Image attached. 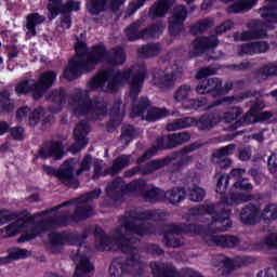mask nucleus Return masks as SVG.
<instances>
[{"instance_id":"1","label":"nucleus","mask_w":277,"mask_h":277,"mask_svg":"<svg viewBox=\"0 0 277 277\" xmlns=\"http://www.w3.org/2000/svg\"><path fill=\"white\" fill-rule=\"evenodd\" d=\"M168 213L163 210H147L138 214H127L119 220L120 226L111 232V237L105 235L101 228L95 229L96 250H121L128 254V259H116L109 267L110 277H122L128 274L133 277H141L144 274V263L140 250L133 243L140 241L144 235L156 233L150 220H164Z\"/></svg>"},{"instance_id":"2","label":"nucleus","mask_w":277,"mask_h":277,"mask_svg":"<svg viewBox=\"0 0 277 277\" xmlns=\"http://www.w3.org/2000/svg\"><path fill=\"white\" fill-rule=\"evenodd\" d=\"M146 79V66L134 65L121 71L103 70L100 71L87 83V90L75 89L69 100V107L75 116H89L92 120H102L107 114V105L103 98L90 100L89 92L101 90L103 92H116L126 83L130 84V97L135 101V96L142 92Z\"/></svg>"},{"instance_id":"3","label":"nucleus","mask_w":277,"mask_h":277,"mask_svg":"<svg viewBox=\"0 0 277 277\" xmlns=\"http://www.w3.org/2000/svg\"><path fill=\"white\" fill-rule=\"evenodd\" d=\"M101 196V189L82 195L80 198L64 202L63 205L31 216L19 214L17 221L0 230L3 239L14 237L23 233L24 241L38 237L43 230L67 226L71 222H81L92 215V207L88 206L89 200H95Z\"/></svg>"},{"instance_id":"4","label":"nucleus","mask_w":277,"mask_h":277,"mask_svg":"<svg viewBox=\"0 0 277 277\" xmlns=\"http://www.w3.org/2000/svg\"><path fill=\"white\" fill-rule=\"evenodd\" d=\"M250 189L252 184L248 182L245 169H234L229 176L221 175L216 183V194L221 196V202L215 206H201L196 210L197 215H210L214 217L219 230H227L233 227L229 207L253 200L254 196L242 193Z\"/></svg>"},{"instance_id":"5","label":"nucleus","mask_w":277,"mask_h":277,"mask_svg":"<svg viewBox=\"0 0 277 277\" xmlns=\"http://www.w3.org/2000/svg\"><path fill=\"white\" fill-rule=\"evenodd\" d=\"M76 56L69 61L64 71V77L68 81L77 79L82 72H92L98 64H110V66H122L127 62V54L121 48H115L107 52V48L97 44L90 50L88 44L81 40H77L75 45Z\"/></svg>"},{"instance_id":"6","label":"nucleus","mask_w":277,"mask_h":277,"mask_svg":"<svg viewBox=\"0 0 277 277\" xmlns=\"http://www.w3.org/2000/svg\"><path fill=\"white\" fill-rule=\"evenodd\" d=\"M164 237L163 243L168 248H179L183 246V241L179 240V236L183 234L201 235L208 246H220V248H236L240 243L239 238L235 236H222L215 235V233H224L227 229H220L215 225V217H212V222L208 229H202L200 226L188 225L183 227L181 225H166L163 227Z\"/></svg>"},{"instance_id":"7","label":"nucleus","mask_w":277,"mask_h":277,"mask_svg":"<svg viewBox=\"0 0 277 277\" xmlns=\"http://www.w3.org/2000/svg\"><path fill=\"white\" fill-rule=\"evenodd\" d=\"M82 239H85L84 236L79 234H66V233H51L49 235V248H51L52 252H56V248L58 246H66V243H70V246H79L76 248V252L71 253V259L76 264V271L74 273V277H88V274L94 271V265L90 263V249L85 248L81 242Z\"/></svg>"},{"instance_id":"8","label":"nucleus","mask_w":277,"mask_h":277,"mask_svg":"<svg viewBox=\"0 0 277 277\" xmlns=\"http://www.w3.org/2000/svg\"><path fill=\"white\" fill-rule=\"evenodd\" d=\"M106 192L108 198H113L115 202H118L120 192L129 194L130 196H142L146 202H159V200H164V192L147 184L144 180H136L124 185L122 177H118L108 184Z\"/></svg>"},{"instance_id":"9","label":"nucleus","mask_w":277,"mask_h":277,"mask_svg":"<svg viewBox=\"0 0 277 277\" xmlns=\"http://www.w3.org/2000/svg\"><path fill=\"white\" fill-rule=\"evenodd\" d=\"M260 16L264 19V23L260 21H252V29L243 32H236L234 35L235 40H256L259 38H265L269 29H275L277 25V5L262 6L259 10Z\"/></svg>"},{"instance_id":"10","label":"nucleus","mask_w":277,"mask_h":277,"mask_svg":"<svg viewBox=\"0 0 277 277\" xmlns=\"http://www.w3.org/2000/svg\"><path fill=\"white\" fill-rule=\"evenodd\" d=\"M57 79V74L54 71L43 72L39 81L36 80H24L16 84L15 92L18 96L23 94H29L31 92L34 98L38 100L42 97L49 88H52Z\"/></svg>"},{"instance_id":"11","label":"nucleus","mask_w":277,"mask_h":277,"mask_svg":"<svg viewBox=\"0 0 277 277\" xmlns=\"http://www.w3.org/2000/svg\"><path fill=\"white\" fill-rule=\"evenodd\" d=\"M198 148H200V144L193 143L163 159L151 160L148 169L144 172H156V170H161L164 166H189V163H194L196 159L194 156H189V153H194L195 150H198Z\"/></svg>"},{"instance_id":"12","label":"nucleus","mask_w":277,"mask_h":277,"mask_svg":"<svg viewBox=\"0 0 277 277\" xmlns=\"http://www.w3.org/2000/svg\"><path fill=\"white\" fill-rule=\"evenodd\" d=\"M192 140V134L188 132H181L171 134L168 136L158 137L156 145L147 150L142 157L137 159V163H144L147 159H150L153 155H156L159 150H167L169 148H176L183 144H187Z\"/></svg>"},{"instance_id":"13","label":"nucleus","mask_w":277,"mask_h":277,"mask_svg":"<svg viewBox=\"0 0 277 277\" xmlns=\"http://www.w3.org/2000/svg\"><path fill=\"white\" fill-rule=\"evenodd\" d=\"M261 220L272 221L277 220V205L268 203L264 207L263 211L254 205L246 206L240 212V222L247 226H252Z\"/></svg>"},{"instance_id":"14","label":"nucleus","mask_w":277,"mask_h":277,"mask_svg":"<svg viewBox=\"0 0 277 277\" xmlns=\"http://www.w3.org/2000/svg\"><path fill=\"white\" fill-rule=\"evenodd\" d=\"M146 21V18L142 17L141 19H137L132 25H130L128 28H126V38L130 41L135 40H148L149 38H157V36H160V34H163V29H166V25L161 22L154 26H149L143 30H140V27H142V24Z\"/></svg>"},{"instance_id":"15","label":"nucleus","mask_w":277,"mask_h":277,"mask_svg":"<svg viewBox=\"0 0 277 277\" xmlns=\"http://www.w3.org/2000/svg\"><path fill=\"white\" fill-rule=\"evenodd\" d=\"M150 102L148 98H142L134 103L132 111L130 113L131 118L141 117L142 120H147L148 122H155L161 120V118H167L170 116V110L166 108H148Z\"/></svg>"},{"instance_id":"16","label":"nucleus","mask_w":277,"mask_h":277,"mask_svg":"<svg viewBox=\"0 0 277 277\" xmlns=\"http://www.w3.org/2000/svg\"><path fill=\"white\" fill-rule=\"evenodd\" d=\"M131 166V156L129 155H121L116 158V160L113 162V167L105 171V163L103 160H95L94 161V179H97V176H107V174H118V172H122L124 168Z\"/></svg>"},{"instance_id":"17","label":"nucleus","mask_w":277,"mask_h":277,"mask_svg":"<svg viewBox=\"0 0 277 277\" xmlns=\"http://www.w3.org/2000/svg\"><path fill=\"white\" fill-rule=\"evenodd\" d=\"M181 72H183V68L179 67V65H173L166 70L158 69L154 74V83L158 88H172L174 81L181 77Z\"/></svg>"},{"instance_id":"18","label":"nucleus","mask_w":277,"mask_h":277,"mask_svg":"<svg viewBox=\"0 0 277 277\" xmlns=\"http://www.w3.org/2000/svg\"><path fill=\"white\" fill-rule=\"evenodd\" d=\"M233 89V82H227L222 87L220 78L205 79L196 87L197 94H209V92H215L217 96L226 94V92Z\"/></svg>"},{"instance_id":"19","label":"nucleus","mask_w":277,"mask_h":277,"mask_svg":"<svg viewBox=\"0 0 277 277\" xmlns=\"http://www.w3.org/2000/svg\"><path fill=\"white\" fill-rule=\"evenodd\" d=\"M48 10L50 12L49 18L50 21H53V18H56L60 14H68L69 12H78V10H81V2L69 0L64 5L62 4V0H50L48 4Z\"/></svg>"},{"instance_id":"20","label":"nucleus","mask_w":277,"mask_h":277,"mask_svg":"<svg viewBox=\"0 0 277 277\" xmlns=\"http://www.w3.org/2000/svg\"><path fill=\"white\" fill-rule=\"evenodd\" d=\"M126 0H89L87 2V10L89 14L98 15L103 10H111L118 12Z\"/></svg>"},{"instance_id":"21","label":"nucleus","mask_w":277,"mask_h":277,"mask_svg":"<svg viewBox=\"0 0 277 277\" xmlns=\"http://www.w3.org/2000/svg\"><path fill=\"white\" fill-rule=\"evenodd\" d=\"M88 133H90V126L85 121H81L74 130V137L76 143L69 147V153L77 155L88 146Z\"/></svg>"},{"instance_id":"22","label":"nucleus","mask_w":277,"mask_h":277,"mask_svg":"<svg viewBox=\"0 0 277 277\" xmlns=\"http://www.w3.org/2000/svg\"><path fill=\"white\" fill-rule=\"evenodd\" d=\"M75 168H77V159L66 160L57 172L56 176L61 183L67 187H77V177L75 176Z\"/></svg>"},{"instance_id":"23","label":"nucleus","mask_w":277,"mask_h":277,"mask_svg":"<svg viewBox=\"0 0 277 277\" xmlns=\"http://www.w3.org/2000/svg\"><path fill=\"white\" fill-rule=\"evenodd\" d=\"M267 248H277V233H271L255 243L242 242L239 250L243 252H252V250H265Z\"/></svg>"},{"instance_id":"24","label":"nucleus","mask_w":277,"mask_h":277,"mask_svg":"<svg viewBox=\"0 0 277 277\" xmlns=\"http://www.w3.org/2000/svg\"><path fill=\"white\" fill-rule=\"evenodd\" d=\"M219 44L217 37L211 36V37H202L196 39L189 50V56L190 57H198L201 53H205L207 49H215V47Z\"/></svg>"},{"instance_id":"25","label":"nucleus","mask_w":277,"mask_h":277,"mask_svg":"<svg viewBox=\"0 0 277 277\" xmlns=\"http://www.w3.org/2000/svg\"><path fill=\"white\" fill-rule=\"evenodd\" d=\"M187 18L185 6H175L173 15L169 18V31L171 36H179L183 31V22Z\"/></svg>"},{"instance_id":"26","label":"nucleus","mask_w":277,"mask_h":277,"mask_svg":"<svg viewBox=\"0 0 277 277\" xmlns=\"http://www.w3.org/2000/svg\"><path fill=\"white\" fill-rule=\"evenodd\" d=\"M235 148H237L235 144H229L216 149L212 156L213 163H216L220 168H228L233 163V160L226 157L233 155L235 153Z\"/></svg>"},{"instance_id":"27","label":"nucleus","mask_w":277,"mask_h":277,"mask_svg":"<svg viewBox=\"0 0 277 277\" xmlns=\"http://www.w3.org/2000/svg\"><path fill=\"white\" fill-rule=\"evenodd\" d=\"M40 159L54 157V159H62L64 157V147L61 142L45 143L39 150Z\"/></svg>"},{"instance_id":"28","label":"nucleus","mask_w":277,"mask_h":277,"mask_svg":"<svg viewBox=\"0 0 277 277\" xmlns=\"http://www.w3.org/2000/svg\"><path fill=\"white\" fill-rule=\"evenodd\" d=\"M44 116V109L37 108L31 113V109L27 106L19 108L16 113V118L19 122L23 120H29L30 124H38V120Z\"/></svg>"},{"instance_id":"29","label":"nucleus","mask_w":277,"mask_h":277,"mask_svg":"<svg viewBox=\"0 0 277 277\" xmlns=\"http://www.w3.org/2000/svg\"><path fill=\"white\" fill-rule=\"evenodd\" d=\"M155 277H179L181 274L172 265L154 262L150 264Z\"/></svg>"},{"instance_id":"30","label":"nucleus","mask_w":277,"mask_h":277,"mask_svg":"<svg viewBox=\"0 0 277 277\" xmlns=\"http://www.w3.org/2000/svg\"><path fill=\"white\" fill-rule=\"evenodd\" d=\"M268 50L269 43L265 41L249 42L240 47V53L245 55H256L258 53H265Z\"/></svg>"},{"instance_id":"31","label":"nucleus","mask_w":277,"mask_h":277,"mask_svg":"<svg viewBox=\"0 0 277 277\" xmlns=\"http://www.w3.org/2000/svg\"><path fill=\"white\" fill-rule=\"evenodd\" d=\"M265 108V104L260 103V104H255L254 106L251 107V109L247 113V115L245 116L243 121H236L232 129H239V127H241V124H250L252 122H259V116H260V109H264Z\"/></svg>"},{"instance_id":"32","label":"nucleus","mask_w":277,"mask_h":277,"mask_svg":"<svg viewBox=\"0 0 277 277\" xmlns=\"http://www.w3.org/2000/svg\"><path fill=\"white\" fill-rule=\"evenodd\" d=\"M48 101L54 103L51 108L52 114H57V111H62V107H64V104L66 103V91L62 89L53 90L49 94Z\"/></svg>"},{"instance_id":"33","label":"nucleus","mask_w":277,"mask_h":277,"mask_svg":"<svg viewBox=\"0 0 277 277\" xmlns=\"http://www.w3.org/2000/svg\"><path fill=\"white\" fill-rule=\"evenodd\" d=\"M195 124H197L198 129H200L201 131H209L220 124V118L217 113L211 115H203L199 120L195 119Z\"/></svg>"},{"instance_id":"34","label":"nucleus","mask_w":277,"mask_h":277,"mask_svg":"<svg viewBox=\"0 0 277 277\" xmlns=\"http://www.w3.org/2000/svg\"><path fill=\"white\" fill-rule=\"evenodd\" d=\"M45 17L38 14V13H31L27 15L26 17V29H27V36L31 38L32 36H36V27L38 25H42L44 23Z\"/></svg>"},{"instance_id":"35","label":"nucleus","mask_w":277,"mask_h":277,"mask_svg":"<svg viewBox=\"0 0 277 277\" xmlns=\"http://www.w3.org/2000/svg\"><path fill=\"white\" fill-rule=\"evenodd\" d=\"M259 3V0H240L227 8L228 14H239L241 12H248L252 10L254 5Z\"/></svg>"},{"instance_id":"36","label":"nucleus","mask_w":277,"mask_h":277,"mask_svg":"<svg viewBox=\"0 0 277 277\" xmlns=\"http://www.w3.org/2000/svg\"><path fill=\"white\" fill-rule=\"evenodd\" d=\"M168 10H170V2L168 0H160L149 9V16L150 18H161L166 16Z\"/></svg>"},{"instance_id":"37","label":"nucleus","mask_w":277,"mask_h":277,"mask_svg":"<svg viewBox=\"0 0 277 277\" xmlns=\"http://www.w3.org/2000/svg\"><path fill=\"white\" fill-rule=\"evenodd\" d=\"M186 190L184 188H172L164 193V200L171 205H179L182 200H185Z\"/></svg>"},{"instance_id":"38","label":"nucleus","mask_w":277,"mask_h":277,"mask_svg":"<svg viewBox=\"0 0 277 277\" xmlns=\"http://www.w3.org/2000/svg\"><path fill=\"white\" fill-rule=\"evenodd\" d=\"M252 258L250 256H237L235 259H225L224 260V267L226 269H235L237 267H241L243 265H250L252 263Z\"/></svg>"},{"instance_id":"39","label":"nucleus","mask_w":277,"mask_h":277,"mask_svg":"<svg viewBox=\"0 0 277 277\" xmlns=\"http://www.w3.org/2000/svg\"><path fill=\"white\" fill-rule=\"evenodd\" d=\"M196 124V119L192 117L182 118L174 120L167 126L169 131H179L180 129H187L188 127H194Z\"/></svg>"},{"instance_id":"40","label":"nucleus","mask_w":277,"mask_h":277,"mask_svg":"<svg viewBox=\"0 0 277 277\" xmlns=\"http://www.w3.org/2000/svg\"><path fill=\"white\" fill-rule=\"evenodd\" d=\"M137 53L142 55V57H155V55L161 53V45H159V43H149L138 48Z\"/></svg>"},{"instance_id":"41","label":"nucleus","mask_w":277,"mask_h":277,"mask_svg":"<svg viewBox=\"0 0 277 277\" xmlns=\"http://www.w3.org/2000/svg\"><path fill=\"white\" fill-rule=\"evenodd\" d=\"M31 254L26 249H13L8 258L0 259V265H5V263H10V261H18V259H27Z\"/></svg>"},{"instance_id":"42","label":"nucleus","mask_w":277,"mask_h":277,"mask_svg":"<svg viewBox=\"0 0 277 277\" xmlns=\"http://www.w3.org/2000/svg\"><path fill=\"white\" fill-rule=\"evenodd\" d=\"M217 116L220 118V122L230 123L234 120H237L239 116H241V108H237V107L227 108L224 114L217 113Z\"/></svg>"},{"instance_id":"43","label":"nucleus","mask_w":277,"mask_h":277,"mask_svg":"<svg viewBox=\"0 0 277 277\" xmlns=\"http://www.w3.org/2000/svg\"><path fill=\"white\" fill-rule=\"evenodd\" d=\"M186 196L193 202H200L205 198V189L198 187L196 184H190L186 190Z\"/></svg>"},{"instance_id":"44","label":"nucleus","mask_w":277,"mask_h":277,"mask_svg":"<svg viewBox=\"0 0 277 277\" xmlns=\"http://www.w3.org/2000/svg\"><path fill=\"white\" fill-rule=\"evenodd\" d=\"M98 161V159L92 160V156L87 155L80 162V168L76 171L77 176H81V174H85V176L90 175V170L92 169V163Z\"/></svg>"},{"instance_id":"45","label":"nucleus","mask_w":277,"mask_h":277,"mask_svg":"<svg viewBox=\"0 0 277 277\" xmlns=\"http://www.w3.org/2000/svg\"><path fill=\"white\" fill-rule=\"evenodd\" d=\"M192 92H194V90H192L189 84H183L176 89L173 98L177 103H181L185 101V98H189V96H192Z\"/></svg>"},{"instance_id":"46","label":"nucleus","mask_w":277,"mask_h":277,"mask_svg":"<svg viewBox=\"0 0 277 277\" xmlns=\"http://www.w3.org/2000/svg\"><path fill=\"white\" fill-rule=\"evenodd\" d=\"M248 97H250V93H246L241 97L228 96L222 100H216L212 104L208 105L207 109H213V107H220V105H224V103H226L227 105H232V103H237V101L248 98Z\"/></svg>"},{"instance_id":"47","label":"nucleus","mask_w":277,"mask_h":277,"mask_svg":"<svg viewBox=\"0 0 277 277\" xmlns=\"http://www.w3.org/2000/svg\"><path fill=\"white\" fill-rule=\"evenodd\" d=\"M137 135L135 128L133 126H127L122 129L121 133V142L122 144H129V142L133 141V137Z\"/></svg>"},{"instance_id":"48","label":"nucleus","mask_w":277,"mask_h":277,"mask_svg":"<svg viewBox=\"0 0 277 277\" xmlns=\"http://www.w3.org/2000/svg\"><path fill=\"white\" fill-rule=\"evenodd\" d=\"M185 109H200V107H207V97L192 98L185 102Z\"/></svg>"},{"instance_id":"49","label":"nucleus","mask_w":277,"mask_h":277,"mask_svg":"<svg viewBox=\"0 0 277 277\" xmlns=\"http://www.w3.org/2000/svg\"><path fill=\"white\" fill-rule=\"evenodd\" d=\"M213 18H208L205 19L203 22L196 24L195 26L192 27V31L197 35V34H202L209 29L213 25Z\"/></svg>"},{"instance_id":"50","label":"nucleus","mask_w":277,"mask_h":277,"mask_svg":"<svg viewBox=\"0 0 277 277\" xmlns=\"http://www.w3.org/2000/svg\"><path fill=\"white\" fill-rule=\"evenodd\" d=\"M144 3H146V0H132V2L129 4L128 13L124 15V18L133 16V14L140 10V8H143Z\"/></svg>"},{"instance_id":"51","label":"nucleus","mask_w":277,"mask_h":277,"mask_svg":"<svg viewBox=\"0 0 277 277\" xmlns=\"http://www.w3.org/2000/svg\"><path fill=\"white\" fill-rule=\"evenodd\" d=\"M153 163V161L148 162L145 167H135V168H132L128 171L124 172V176L127 179L131 177V176H135V174H153V172H147L146 173V170H148V166Z\"/></svg>"},{"instance_id":"52","label":"nucleus","mask_w":277,"mask_h":277,"mask_svg":"<svg viewBox=\"0 0 277 277\" xmlns=\"http://www.w3.org/2000/svg\"><path fill=\"white\" fill-rule=\"evenodd\" d=\"M261 75H264L265 77H272L274 75H277V62L268 63L261 67L260 69Z\"/></svg>"},{"instance_id":"53","label":"nucleus","mask_w":277,"mask_h":277,"mask_svg":"<svg viewBox=\"0 0 277 277\" xmlns=\"http://www.w3.org/2000/svg\"><path fill=\"white\" fill-rule=\"evenodd\" d=\"M217 68L215 67H207V68H201L197 75L196 79L202 80L207 79V77H211V75H216Z\"/></svg>"},{"instance_id":"54","label":"nucleus","mask_w":277,"mask_h":277,"mask_svg":"<svg viewBox=\"0 0 277 277\" xmlns=\"http://www.w3.org/2000/svg\"><path fill=\"white\" fill-rule=\"evenodd\" d=\"M0 103L2 104L3 111H10V109H12L9 91H4L0 93Z\"/></svg>"},{"instance_id":"55","label":"nucleus","mask_w":277,"mask_h":277,"mask_svg":"<svg viewBox=\"0 0 277 277\" xmlns=\"http://www.w3.org/2000/svg\"><path fill=\"white\" fill-rule=\"evenodd\" d=\"M70 25H71L70 14L64 13L61 17L60 25H57V29L58 31H64L66 29H70Z\"/></svg>"},{"instance_id":"56","label":"nucleus","mask_w":277,"mask_h":277,"mask_svg":"<svg viewBox=\"0 0 277 277\" xmlns=\"http://www.w3.org/2000/svg\"><path fill=\"white\" fill-rule=\"evenodd\" d=\"M14 217H16V215L12 214V212L8 210H0V226L8 224V222H11Z\"/></svg>"},{"instance_id":"57","label":"nucleus","mask_w":277,"mask_h":277,"mask_svg":"<svg viewBox=\"0 0 277 277\" xmlns=\"http://www.w3.org/2000/svg\"><path fill=\"white\" fill-rule=\"evenodd\" d=\"M268 170L271 174H273L274 176H277V156L276 155L269 156Z\"/></svg>"},{"instance_id":"58","label":"nucleus","mask_w":277,"mask_h":277,"mask_svg":"<svg viewBox=\"0 0 277 277\" xmlns=\"http://www.w3.org/2000/svg\"><path fill=\"white\" fill-rule=\"evenodd\" d=\"M234 27L235 23H233V21H225L223 24L216 27V34H224L225 31H229V29H233Z\"/></svg>"},{"instance_id":"59","label":"nucleus","mask_w":277,"mask_h":277,"mask_svg":"<svg viewBox=\"0 0 277 277\" xmlns=\"http://www.w3.org/2000/svg\"><path fill=\"white\" fill-rule=\"evenodd\" d=\"M240 161H248L252 157V147H243L239 150L238 155Z\"/></svg>"},{"instance_id":"60","label":"nucleus","mask_w":277,"mask_h":277,"mask_svg":"<svg viewBox=\"0 0 277 277\" xmlns=\"http://www.w3.org/2000/svg\"><path fill=\"white\" fill-rule=\"evenodd\" d=\"M25 130L22 127L11 129V135L14 140H23Z\"/></svg>"},{"instance_id":"61","label":"nucleus","mask_w":277,"mask_h":277,"mask_svg":"<svg viewBox=\"0 0 277 277\" xmlns=\"http://www.w3.org/2000/svg\"><path fill=\"white\" fill-rule=\"evenodd\" d=\"M258 277H277V268H267V269L261 271L258 274Z\"/></svg>"},{"instance_id":"62","label":"nucleus","mask_w":277,"mask_h":277,"mask_svg":"<svg viewBox=\"0 0 277 277\" xmlns=\"http://www.w3.org/2000/svg\"><path fill=\"white\" fill-rule=\"evenodd\" d=\"M181 274L183 277H202V275H200V273H198L192 268H184Z\"/></svg>"},{"instance_id":"63","label":"nucleus","mask_w":277,"mask_h":277,"mask_svg":"<svg viewBox=\"0 0 277 277\" xmlns=\"http://www.w3.org/2000/svg\"><path fill=\"white\" fill-rule=\"evenodd\" d=\"M148 252H150V254H157V255L163 254V250H161L157 245L149 246Z\"/></svg>"},{"instance_id":"64","label":"nucleus","mask_w":277,"mask_h":277,"mask_svg":"<svg viewBox=\"0 0 277 277\" xmlns=\"http://www.w3.org/2000/svg\"><path fill=\"white\" fill-rule=\"evenodd\" d=\"M10 130V126L5 121H0V135H3L4 133H8Z\"/></svg>"}]
</instances>
